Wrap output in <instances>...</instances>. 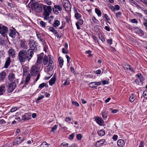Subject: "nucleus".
I'll return each mask as SVG.
<instances>
[{
  "instance_id": "obj_1",
  "label": "nucleus",
  "mask_w": 147,
  "mask_h": 147,
  "mask_svg": "<svg viewBox=\"0 0 147 147\" xmlns=\"http://www.w3.org/2000/svg\"><path fill=\"white\" fill-rule=\"evenodd\" d=\"M34 52L30 49L27 51L23 49L20 50L18 54V58L20 62H24L29 61L32 57Z\"/></svg>"
},
{
  "instance_id": "obj_2",
  "label": "nucleus",
  "mask_w": 147,
  "mask_h": 147,
  "mask_svg": "<svg viewBox=\"0 0 147 147\" xmlns=\"http://www.w3.org/2000/svg\"><path fill=\"white\" fill-rule=\"evenodd\" d=\"M32 9L36 12L40 13L42 11V8H43L42 4H38L37 3H34L31 5Z\"/></svg>"
},
{
  "instance_id": "obj_3",
  "label": "nucleus",
  "mask_w": 147,
  "mask_h": 147,
  "mask_svg": "<svg viewBox=\"0 0 147 147\" xmlns=\"http://www.w3.org/2000/svg\"><path fill=\"white\" fill-rule=\"evenodd\" d=\"M29 44L30 45V48L28 49L31 50L32 52H33V51L36 52L38 51V43L36 41L31 40L29 41Z\"/></svg>"
},
{
  "instance_id": "obj_4",
  "label": "nucleus",
  "mask_w": 147,
  "mask_h": 147,
  "mask_svg": "<svg viewBox=\"0 0 147 147\" xmlns=\"http://www.w3.org/2000/svg\"><path fill=\"white\" fill-rule=\"evenodd\" d=\"M62 5L65 11H71V5L68 0H63Z\"/></svg>"
},
{
  "instance_id": "obj_5",
  "label": "nucleus",
  "mask_w": 147,
  "mask_h": 147,
  "mask_svg": "<svg viewBox=\"0 0 147 147\" xmlns=\"http://www.w3.org/2000/svg\"><path fill=\"white\" fill-rule=\"evenodd\" d=\"M8 28L5 26L0 24V33L3 37H5L8 32Z\"/></svg>"
},
{
  "instance_id": "obj_6",
  "label": "nucleus",
  "mask_w": 147,
  "mask_h": 147,
  "mask_svg": "<svg viewBox=\"0 0 147 147\" xmlns=\"http://www.w3.org/2000/svg\"><path fill=\"white\" fill-rule=\"evenodd\" d=\"M16 84L15 82H13L9 83L7 86V91L9 93L12 92L16 87Z\"/></svg>"
},
{
  "instance_id": "obj_7",
  "label": "nucleus",
  "mask_w": 147,
  "mask_h": 147,
  "mask_svg": "<svg viewBox=\"0 0 147 147\" xmlns=\"http://www.w3.org/2000/svg\"><path fill=\"white\" fill-rule=\"evenodd\" d=\"M53 11L56 13V14H58L59 12L58 11H61L62 10V8L58 5H55L54 7L52 8Z\"/></svg>"
},
{
  "instance_id": "obj_8",
  "label": "nucleus",
  "mask_w": 147,
  "mask_h": 147,
  "mask_svg": "<svg viewBox=\"0 0 147 147\" xmlns=\"http://www.w3.org/2000/svg\"><path fill=\"white\" fill-rule=\"evenodd\" d=\"M95 121L97 124L100 125H102L104 123V121L102 118L98 116L95 117Z\"/></svg>"
},
{
  "instance_id": "obj_9",
  "label": "nucleus",
  "mask_w": 147,
  "mask_h": 147,
  "mask_svg": "<svg viewBox=\"0 0 147 147\" xmlns=\"http://www.w3.org/2000/svg\"><path fill=\"white\" fill-rule=\"evenodd\" d=\"M30 73L33 75H37L38 73V71L39 69H38L37 67L33 66L31 69Z\"/></svg>"
},
{
  "instance_id": "obj_10",
  "label": "nucleus",
  "mask_w": 147,
  "mask_h": 147,
  "mask_svg": "<svg viewBox=\"0 0 147 147\" xmlns=\"http://www.w3.org/2000/svg\"><path fill=\"white\" fill-rule=\"evenodd\" d=\"M36 36L39 41L42 42L43 45H45L46 43L45 42V40L42 38V34L36 33Z\"/></svg>"
},
{
  "instance_id": "obj_11",
  "label": "nucleus",
  "mask_w": 147,
  "mask_h": 147,
  "mask_svg": "<svg viewBox=\"0 0 147 147\" xmlns=\"http://www.w3.org/2000/svg\"><path fill=\"white\" fill-rule=\"evenodd\" d=\"M13 29H10V32L9 33V35L10 37L12 38H14L16 36V30L14 28L12 27Z\"/></svg>"
},
{
  "instance_id": "obj_12",
  "label": "nucleus",
  "mask_w": 147,
  "mask_h": 147,
  "mask_svg": "<svg viewBox=\"0 0 147 147\" xmlns=\"http://www.w3.org/2000/svg\"><path fill=\"white\" fill-rule=\"evenodd\" d=\"M8 55L9 56L13 58L15 57V51L14 49L11 48L9 49L8 51Z\"/></svg>"
},
{
  "instance_id": "obj_13",
  "label": "nucleus",
  "mask_w": 147,
  "mask_h": 147,
  "mask_svg": "<svg viewBox=\"0 0 147 147\" xmlns=\"http://www.w3.org/2000/svg\"><path fill=\"white\" fill-rule=\"evenodd\" d=\"M6 73L5 71H3L0 73V82L4 81L5 78Z\"/></svg>"
},
{
  "instance_id": "obj_14",
  "label": "nucleus",
  "mask_w": 147,
  "mask_h": 147,
  "mask_svg": "<svg viewBox=\"0 0 147 147\" xmlns=\"http://www.w3.org/2000/svg\"><path fill=\"white\" fill-rule=\"evenodd\" d=\"M43 9L44 12H48L51 13L52 11L51 7L50 6H48L47 5H45L43 4Z\"/></svg>"
},
{
  "instance_id": "obj_15",
  "label": "nucleus",
  "mask_w": 147,
  "mask_h": 147,
  "mask_svg": "<svg viewBox=\"0 0 147 147\" xmlns=\"http://www.w3.org/2000/svg\"><path fill=\"white\" fill-rule=\"evenodd\" d=\"M106 142L105 140L102 139L96 142L95 145L97 146L100 147L101 146L102 144L105 143Z\"/></svg>"
},
{
  "instance_id": "obj_16",
  "label": "nucleus",
  "mask_w": 147,
  "mask_h": 147,
  "mask_svg": "<svg viewBox=\"0 0 147 147\" xmlns=\"http://www.w3.org/2000/svg\"><path fill=\"white\" fill-rule=\"evenodd\" d=\"M56 80V76L55 74H54L53 78L49 81V85L52 86L53 84L55 83Z\"/></svg>"
},
{
  "instance_id": "obj_17",
  "label": "nucleus",
  "mask_w": 147,
  "mask_h": 147,
  "mask_svg": "<svg viewBox=\"0 0 147 147\" xmlns=\"http://www.w3.org/2000/svg\"><path fill=\"white\" fill-rule=\"evenodd\" d=\"M20 45L21 47L23 49H27V46L26 45V42L24 40H20Z\"/></svg>"
},
{
  "instance_id": "obj_18",
  "label": "nucleus",
  "mask_w": 147,
  "mask_h": 147,
  "mask_svg": "<svg viewBox=\"0 0 147 147\" xmlns=\"http://www.w3.org/2000/svg\"><path fill=\"white\" fill-rule=\"evenodd\" d=\"M7 59V60L6 61L5 63L4 66V67L6 68H7L8 67L11 62V61L10 57H8Z\"/></svg>"
},
{
  "instance_id": "obj_19",
  "label": "nucleus",
  "mask_w": 147,
  "mask_h": 147,
  "mask_svg": "<svg viewBox=\"0 0 147 147\" xmlns=\"http://www.w3.org/2000/svg\"><path fill=\"white\" fill-rule=\"evenodd\" d=\"M108 111H107L105 109H103L101 113L103 119L107 118L108 115Z\"/></svg>"
},
{
  "instance_id": "obj_20",
  "label": "nucleus",
  "mask_w": 147,
  "mask_h": 147,
  "mask_svg": "<svg viewBox=\"0 0 147 147\" xmlns=\"http://www.w3.org/2000/svg\"><path fill=\"white\" fill-rule=\"evenodd\" d=\"M135 29H136V32L140 36H142L144 34V32L142 30L138 28H135Z\"/></svg>"
},
{
  "instance_id": "obj_21",
  "label": "nucleus",
  "mask_w": 147,
  "mask_h": 147,
  "mask_svg": "<svg viewBox=\"0 0 147 147\" xmlns=\"http://www.w3.org/2000/svg\"><path fill=\"white\" fill-rule=\"evenodd\" d=\"M47 66V71L52 70L54 67V63L53 62H49L48 65Z\"/></svg>"
},
{
  "instance_id": "obj_22",
  "label": "nucleus",
  "mask_w": 147,
  "mask_h": 147,
  "mask_svg": "<svg viewBox=\"0 0 147 147\" xmlns=\"http://www.w3.org/2000/svg\"><path fill=\"white\" fill-rule=\"evenodd\" d=\"M6 89L5 86L3 85L0 86V95H3L5 92Z\"/></svg>"
},
{
  "instance_id": "obj_23",
  "label": "nucleus",
  "mask_w": 147,
  "mask_h": 147,
  "mask_svg": "<svg viewBox=\"0 0 147 147\" xmlns=\"http://www.w3.org/2000/svg\"><path fill=\"white\" fill-rule=\"evenodd\" d=\"M125 144L124 141L122 140H119L117 142V146L120 147H123Z\"/></svg>"
},
{
  "instance_id": "obj_24",
  "label": "nucleus",
  "mask_w": 147,
  "mask_h": 147,
  "mask_svg": "<svg viewBox=\"0 0 147 147\" xmlns=\"http://www.w3.org/2000/svg\"><path fill=\"white\" fill-rule=\"evenodd\" d=\"M8 78L11 82H12L15 79V74L13 73H9L8 76Z\"/></svg>"
},
{
  "instance_id": "obj_25",
  "label": "nucleus",
  "mask_w": 147,
  "mask_h": 147,
  "mask_svg": "<svg viewBox=\"0 0 147 147\" xmlns=\"http://www.w3.org/2000/svg\"><path fill=\"white\" fill-rule=\"evenodd\" d=\"M42 62L40 61H37L35 65L34 66H36L38 69H40V67H42V68L43 67L42 64H41Z\"/></svg>"
},
{
  "instance_id": "obj_26",
  "label": "nucleus",
  "mask_w": 147,
  "mask_h": 147,
  "mask_svg": "<svg viewBox=\"0 0 147 147\" xmlns=\"http://www.w3.org/2000/svg\"><path fill=\"white\" fill-rule=\"evenodd\" d=\"M49 61V59L48 56L45 55L43 59L42 63L45 65H46Z\"/></svg>"
},
{
  "instance_id": "obj_27",
  "label": "nucleus",
  "mask_w": 147,
  "mask_h": 147,
  "mask_svg": "<svg viewBox=\"0 0 147 147\" xmlns=\"http://www.w3.org/2000/svg\"><path fill=\"white\" fill-rule=\"evenodd\" d=\"M28 114L25 113L24 115L22 116V120L24 121L29 120L31 118L28 117Z\"/></svg>"
},
{
  "instance_id": "obj_28",
  "label": "nucleus",
  "mask_w": 147,
  "mask_h": 147,
  "mask_svg": "<svg viewBox=\"0 0 147 147\" xmlns=\"http://www.w3.org/2000/svg\"><path fill=\"white\" fill-rule=\"evenodd\" d=\"M58 60L59 62V66L61 68L63 64V59L60 57H59L58 59Z\"/></svg>"
},
{
  "instance_id": "obj_29",
  "label": "nucleus",
  "mask_w": 147,
  "mask_h": 147,
  "mask_svg": "<svg viewBox=\"0 0 147 147\" xmlns=\"http://www.w3.org/2000/svg\"><path fill=\"white\" fill-rule=\"evenodd\" d=\"M31 77V74H28L26 78L24 85H27Z\"/></svg>"
},
{
  "instance_id": "obj_30",
  "label": "nucleus",
  "mask_w": 147,
  "mask_h": 147,
  "mask_svg": "<svg viewBox=\"0 0 147 147\" xmlns=\"http://www.w3.org/2000/svg\"><path fill=\"white\" fill-rule=\"evenodd\" d=\"M97 133L99 136H102L105 135V132L102 129H100L98 130Z\"/></svg>"
},
{
  "instance_id": "obj_31",
  "label": "nucleus",
  "mask_w": 147,
  "mask_h": 147,
  "mask_svg": "<svg viewBox=\"0 0 147 147\" xmlns=\"http://www.w3.org/2000/svg\"><path fill=\"white\" fill-rule=\"evenodd\" d=\"M44 19L47 20L49 18V13L48 12H44L43 13Z\"/></svg>"
},
{
  "instance_id": "obj_32",
  "label": "nucleus",
  "mask_w": 147,
  "mask_h": 147,
  "mask_svg": "<svg viewBox=\"0 0 147 147\" xmlns=\"http://www.w3.org/2000/svg\"><path fill=\"white\" fill-rule=\"evenodd\" d=\"M44 53H42L38 55L37 59V61H40L42 62L43 57Z\"/></svg>"
},
{
  "instance_id": "obj_33",
  "label": "nucleus",
  "mask_w": 147,
  "mask_h": 147,
  "mask_svg": "<svg viewBox=\"0 0 147 147\" xmlns=\"http://www.w3.org/2000/svg\"><path fill=\"white\" fill-rule=\"evenodd\" d=\"M135 95L134 94H131L129 98V101L132 102H133L135 99Z\"/></svg>"
},
{
  "instance_id": "obj_34",
  "label": "nucleus",
  "mask_w": 147,
  "mask_h": 147,
  "mask_svg": "<svg viewBox=\"0 0 147 147\" xmlns=\"http://www.w3.org/2000/svg\"><path fill=\"white\" fill-rule=\"evenodd\" d=\"M88 85L91 88H95L97 87L96 84L95 82H91L89 83Z\"/></svg>"
},
{
  "instance_id": "obj_35",
  "label": "nucleus",
  "mask_w": 147,
  "mask_h": 147,
  "mask_svg": "<svg viewBox=\"0 0 147 147\" xmlns=\"http://www.w3.org/2000/svg\"><path fill=\"white\" fill-rule=\"evenodd\" d=\"M55 22L53 24L54 27H57L60 24V22L58 20H55Z\"/></svg>"
},
{
  "instance_id": "obj_36",
  "label": "nucleus",
  "mask_w": 147,
  "mask_h": 147,
  "mask_svg": "<svg viewBox=\"0 0 147 147\" xmlns=\"http://www.w3.org/2000/svg\"><path fill=\"white\" fill-rule=\"evenodd\" d=\"M48 29L50 31L52 32L55 35L57 33V32L56 30L53 27H50Z\"/></svg>"
},
{
  "instance_id": "obj_37",
  "label": "nucleus",
  "mask_w": 147,
  "mask_h": 147,
  "mask_svg": "<svg viewBox=\"0 0 147 147\" xmlns=\"http://www.w3.org/2000/svg\"><path fill=\"white\" fill-rule=\"evenodd\" d=\"M44 87H45L46 88H48V86L47 84H46L45 83H43L39 85L38 86V88H42Z\"/></svg>"
},
{
  "instance_id": "obj_38",
  "label": "nucleus",
  "mask_w": 147,
  "mask_h": 147,
  "mask_svg": "<svg viewBox=\"0 0 147 147\" xmlns=\"http://www.w3.org/2000/svg\"><path fill=\"white\" fill-rule=\"evenodd\" d=\"M95 12L98 16H100L101 15V13L100 11L98 8H96L95 9Z\"/></svg>"
},
{
  "instance_id": "obj_39",
  "label": "nucleus",
  "mask_w": 147,
  "mask_h": 147,
  "mask_svg": "<svg viewBox=\"0 0 147 147\" xmlns=\"http://www.w3.org/2000/svg\"><path fill=\"white\" fill-rule=\"evenodd\" d=\"M5 40L3 39L1 37H0V45H5Z\"/></svg>"
},
{
  "instance_id": "obj_40",
  "label": "nucleus",
  "mask_w": 147,
  "mask_h": 147,
  "mask_svg": "<svg viewBox=\"0 0 147 147\" xmlns=\"http://www.w3.org/2000/svg\"><path fill=\"white\" fill-rule=\"evenodd\" d=\"M49 144L46 142H44L40 145V147H48Z\"/></svg>"
},
{
  "instance_id": "obj_41",
  "label": "nucleus",
  "mask_w": 147,
  "mask_h": 147,
  "mask_svg": "<svg viewBox=\"0 0 147 147\" xmlns=\"http://www.w3.org/2000/svg\"><path fill=\"white\" fill-rule=\"evenodd\" d=\"M21 138L19 137L17 138L16 139V141L17 144H18L21 143L23 140L21 139Z\"/></svg>"
},
{
  "instance_id": "obj_42",
  "label": "nucleus",
  "mask_w": 147,
  "mask_h": 147,
  "mask_svg": "<svg viewBox=\"0 0 147 147\" xmlns=\"http://www.w3.org/2000/svg\"><path fill=\"white\" fill-rule=\"evenodd\" d=\"M81 17V15L78 12H76L75 14V17L77 19H79Z\"/></svg>"
},
{
  "instance_id": "obj_43",
  "label": "nucleus",
  "mask_w": 147,
  "mask_h": 147,
  "mask_svg": "<svg viewBox=\"0 0 147 147\" xmlns=\"http://www.w3.org/2000/svg\"><path fill=\"white\" fill-rule=\"evenodd\" d=\"M104 17L105 18L106 20H107V22L109 24H110V22H109V21L110 20V19L106 13H105L104 14Z\"/></svg>"
},
{
  "instance_id": "obj_44",
  "label": "nucleus",
  "mask_w": 147,
  "mask_h": 147,
  "mask_svg": "<svg viewBox=\"0 0 147 147\" xmlns=\"http://www.w3.org/2000/svg\"><path fill=\"white\" fill-rule=\"evenodd\" d=\"M40 23L41 26L43 28H45L46 27V23L43 21H41L40 22Z\"/></svg>"
},
{
  "instance_id": "obj_45",
  "label": "nucleus",
  "mask_w": 147,
  "mask_h": 147,
  "mask_svg": "<svg viewBox=\"0 0 147 147\" xmlns=\"http://www.w3.org/2000/svg\"><path fill=\"white\" fill-rule=\"evenodd\" d=\"M72 104L74 105L76 107H78L79 106V103L76 101H72Z\"/></svg>"
},
{
  "instance_id": "obj_46",
  "label": "nucleus",
  "mask_w": 147,
  "mask_h": 147,
  "mask_svg": "<svg viewBox=\"0 0 147 147\" xmlns=\"http://www.w3.org/2000/svg\"><path fill=\"white\" fill-rule=\"evenodd\" d=\"M82 137V135L81 134H78L76 136V138L77 140H80Z\"/></svg>"
},
{
  "instance_id": "obj_47",
  "label": "nucleus",
  "mask_w": 147,
  "mask_h": 147,
  "mask_svg": "<svg viewBox=\"0 0 147 147\" xmlns=\"http://www.w3.org/2000/svg\"><path fill=\"white\" fill-rule=\"evenodd\" d=\"M92 37L95 42H98V44H99L98 42L97 38L96 36L94 35H92Z\"/></svg>"
},
{
  "instance_id": "obj_48",
  "label": "nucleus",
  "mask_w": 147,
  "mask_h": 147,
  "mask_svg": "<svg viewBox=\"0 0 147 147\" xmlns=\"http://www.w3.org/2000/svg\"><path fill=\"white\" fill-rule=\"evenodd\" d=\"M65 50L64 48H63L62 49V52L64 54H68L69 51L67 49Z\"/></svg>"
},
{
  "instance_id": "obj_49",
  "label": "nucleus",
  "mask_w": 147,
  "mask_h": 147,
  "mask_svg": "<svg viewBox=\"0 0 147 147\" xmlns=\"http://www.w3.org/2000/svg\"><path fill=\"white\" fill-rule=\"evenodd\" d=\"M75 136L74 133H72L69 136V139L71 140H72L74 138Z\"/></svg>"
},
{
  "instance_id": "obj_50",
  "label": "nucleus",
  "mask_w": 147,
  "mask_h": 147,
  "mask_svg": "<svg viewBox=\"0 0 147 147\" xmlns=\"http://www.w3.org/2000/svg\"><path fill=\"white\" fill-rule=\"evenodd\" d=\"M76 23L80 25H82L83 24V21L81 19H80L79 20L78 22H76Z\"/></svg>"
},
{
  "instance_id": "obj_51",
  "label": "nucleus",
  "mask_w": 147,
  "mask_h": 147,
  "mask_svg": "<svg viewBox=\"0 0 147 147\" xmlns=\"http://www.w3.org/2000/svg\"><path fill=\"white\" fill-rule=\"evenodd\" d=\"M109 109L112 110L111 112L113 113H117L119 111V110L118 109H112L110 108Z\"/></svg>"
},
{
  "instance_id": "obj_52",
  "label": "nucleus",
  "mask_w": 147,
  "mask_h": 147,
  "mask_svg": "<svg viewBox=\"0 0 147 147\" xmlns=\"http://www.w3.org/2000/svg\"><path fill=\"white\" fill-rule=\"evenodd\" d=\"M131 22L133 23L137 24L138 23V22L137 20L135 18L131 19Z\"/></svg>"
},
{
  "instance_id": "obj_53",
  "label": "nucleus",
  "mask_w": 147,
  "mask_h": 147,
  "mask_svg": "<svg viewBox=\"0 0 147 147\" xmlns=\"http://www.w3.org/2000/svg\"><path fill=\"white\" fill-rule=\"evenodd\" d=\"M127 66H128L129 67V69L130 70H131V71L132 72H134V70L133 69V68L132 66H131L130 65H129V64H127Z\"/></svg>"
},
{
  "instance_id": "obj_54",
  "label": "nucleus",
  "mask_w": 147,
  "mask_h": 147,
  "mask_svg": "<svg viewBox=\"0 0 147 147\" xmlns=\"http://www.w3.org/2000/svg\"><path fill=\"white\" fill-rule=\"evenodd\" d=\"M92 20L94 23V25L96 23L97 21H98L97 20L96 18L94 16H93L92 18Z\"/></svg>"
},
{
  "instance_id": "obj_55",
  "label": "nucleus",
  "mask_w": 147,
  "mask_h": 147,
  "mask_svg": "<svg viewBox=\"0 0 147 147\" xmlns=\"http://www.w3.org/2000/svg\"><path fill=\"white\" fill-rule=\"evenodd\" d=\"M44 97V96L43 95H42L40 96H39L38 97V98H37L36 101H38L40 100L43 98Z\"/></svg>"
},
{
  "instance_id": "obj_56",
  "label": "nucleus",
  "mask_w": 147,
  "mask_h": 147,
  "mask_svg": "<svg viewBox=\"0 0 147 147\" xmlns=\"http://www.w3.org/2000/svg\"><path fill=\"white\" fill-rule=\"evenodd\" d=\"M70 84L69 82L67 81V80H66L63 83V85L64 86L68 85Z\"/></svg>"
},
{
  "instance_id": "obj_57",
  "label": "nucleus",
  "mask_w": 147,
  "mask_h": 147,
  "mask_svg": "<svg viewBox=\"0 0 147 147\" xmlns=\"http://www.w3.org/2000/svg\"><path fill=\"white\" fill-rule=\"evenodd\" d=\"M121 13L120 12H118L116 13V17L117 18H118V17H120V16H121Z\"/></svg>"
},
{
  "instance_id": "obj_58",
  "label": "nucleus",
  "mask_w": 147,
  "mask_h": 147,
  "mask_svg": "<svg viewBox=\"0 0 147 147\" xmlns=\"http://www.w3.org/2000/svg\"><path fill=\"white\" fill-rule=\"evenodd\" d=\"M143 96L145 98H147V91H144L143 92Z\"/></svg>"
},
{
  "instance_id": "obj_59",
  "label": "nucleus",
  "mask_w": 147,
  "mask_h": 147,
  "mask_svg": "<svg viewBox=\"0 0 147 147\" xmlns=\"http://www.w3.org/2000/svg\"><path fill=\"white\" fill-rule=\"evenodd\" d=\"M139 80L140 81V83H141V84L142 85L143 84V82L144 80V78L142 76L141 77V78L139 79Z\"/></svg>"
},
{
  "instance_id": "obj_60",
  "label": "nucleus",
  "mask_w": 147,
  "mask_h": 147,
  "mask_svg": "<svg viewBox=\"0 0 147 147\" xmlns=\"http://www.w3.org/2000/svg\"><path fill=\"white\" fill-rule=\"evenodd\" d=\"M17 110L16 107H15L12 108L10 110V111L11 112H13Z\"/></svg>"
},
{
  "instance_id": "obj_61",
  "label": "nucleus",
  "mask_w": 147,
  "mask_h": 147,
  "mask_svg": "<svg viewBox=\"0 0 147 147\" xmlns=\"http://www.w3.org/2000/svg\"><path fill=\"white\" fill-rule=\"evenodd\" d=\"M115 9L117 10H119L120 7L118 5H115Z\"/></svg>"
},
{
  "instance_id": "obj_62",
  "label": "nucleus",
  "mask_w": 147,
  "mask_h": 147,
  "mask_svg": "<svg viewBox=\"0 0 147 147\" xmlns=\"http://www.w3.org/2000/svg\"><path fill=\"white\" fill-rule=\"evenodd\" d=\"M107 43L110 45H111L112 43V40L110 38V39L107 40Z\"/></svg>"
},
{
  "instance_id": "obj_63",
  "label": "nucleus",
  "mask_w": 147,
  "mask_h": 147,
  "mask_svg": "<svg viewBox=\"0 0 147 147\" xmlns=\"http://www.w3.org/2000/svg\"><path fill=\"white\" fill-rule=\"evenodd\" d=\"M65 121L66 122H68L69 123H70L71 121V118L69 117H67L65 118Z\"/></svg>"
},
{
  "instance_id": "obj_64",
  "label": "nucleus",
  "mask_w": 147,
  "mask_h": 147,
  "mask_svg": "<svg viewBox=\"0 0 147 147\" xmlns=\"http://www.w3.org/2000/svg\"><path fill=\"white\" fill-rule=\"evenodd\" d=\"M6 123L5 121L3 119H2L0 120V124H3Z\"/></svg>"
}]
</instances>
